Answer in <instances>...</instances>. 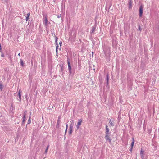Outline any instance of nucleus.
Returning <instances> with one entry per match:
<instances>
[{"instance_id": "24", "label": "nucleus", "mask_w": 159, "mask_h": 159, "mask_svg": "<svg viewBox=\"0 0 159 159\" xmlns=\"http://www.w3.org/2000/svg\"><path fill=\"white\" fill-rule=\"evenodd\" d=\"M59 44H60V46H61V44H62V42L61 41H60L59 42Z\"/></svg>"}, {"instance_id": "32", "label": "nucleus", "mask_w": 159, "mask_h": 159, "mask_svg": "<svg viewBox=\"0 0 159 159\" xmlns=\"http://www.w3.org/2000/svg\"><path fill=\"white\" fill-rule=\"evenodd\" d=\"M57 55H56V56H57Z\"/></svg>"}, {"instance_id": "33", "label": "nucleus", "mask_w": 159, "mask_h": 159, "mask_svg": "<svg viewBox=\"0 0 159 159\" xmlns=\"http://www.w3.org/2000/svg\"><path fill=\"white\" fill-rule=\"evenodd\" d=\"M92 54H93V52H92Z\"/></svg>"}, {"instance_id": "11", "label": "nucleus", "mask_w": 159, "mask_h": 159, "mask_svg": "<svg viewBox=\"0 0 159 159\" xmlns=\"http://www.w3.org/2000/svg\"><path fill=\"white\" fill-rule=\"evenodd\" d=\"M18 95L19 97V101H21V92L20 91V90L18 91Z\"/></svg>"}, {"instance_id": "21", "label": "nucleus", "mask_w": 159, "mask_h": 159, "mask_svg": "<svg viewBox=\"0 0 159 159\" xmlns=\"http://www.w3.org/2000/svg\"><path fill=\"white\" fill-rule=\"evenodd\" d=\"M109 123L110 124V125H111L112 126H114V125H113V123H112V121L111 120H110L109 121Z\"/></svg>"}, {"instance_id": "3", "label": "nucleus", "mask_w": 159, "mask_h": 159, "mask_svg": "<svg viewBox=\"0 0 159 159\" xmlns=\"http://www.w3.org/2000/svg\"><path fill=\"white\" fill-rule=\"evenodd\" d=\"M143 13V7L142 5L140 6L139 9V14L140 17L142 16Z\"/></svg>"}, {"instance_id": "5", "label": "nucleus", "mask_w": 159, "mask_h": 159, "mask_svg": "<svg viewBox=\"0 0 159 159\" xmlns=\"http://www.w3.org/2000/svg\"><path fill=\"white\" fill-rule=\"evenodd\" d=\"M109 130L108 127V126L107 125L106 126V135H109Z\"/></svg>"}, {"instance_id": "31", "label": "nucleus", "mask_w": 159, "mask_h": 159, "mask_svg": "<svg viewBox=\"0 0 159 159\" xmlns=\"http://www.w3.org/2000/svg\"><path fill=\"white\" fill-rule=\"evenodd\" d=\"M5 2H7V0H3Z\"/></svg>"}, {"instance_id": "13", "label": "nucleus", "mask_w": 159, "mask_h": 159, "mask_svg": "<svg viewBox=\"0 0 159 159\" xmlns=\"http://www.w3.org/2000/svg\"><path fill=\"white\" fill-rule=\"evenodd\" d=\"M30 13H28L27 14V16L26 17V21H27L28 19L29 18V16H30Z\"/></svg>"}, {"instance_id": "10", "label": "nucleus", "mask_w": 159, "mask_h": 159, "mask_svg": "<svg viewBox=\"0 0 159 159\" xmlns=\"http://www.w3.org/2000/svg\"><path fill=\"white\" fill-rule=\"evenodd\" d=\"M82 120H79V121L78 122L77 125V129H78L80 127V125L81 124V123L82 122Z\"/></svg>"}, {"instance_id": "2", "label": "nucleus", "mask_w": 159, "mask_h": 159, "mask_svg": "<svg viewBox=\"0 0 159 159\" xmlns=\"http://www.w3.org/2000/svg\"><path fill=\"white\" fill-rule=\"evenodd\" d=\"M105 139L107 141H108L110 144H111V139L109 138V135H106Z\"/></svg>"}, {"instance_id": "30", "label": "nucleus", "mask_w": 159, "mask_h": 159, "mask_svg": "<svg viewBox=\"0 0 159 159\" xmlns=\"http://www.w3.org/2000/svg\"><path fill=\"white\" fill-rule=\"evenodd\" d=\"M1 56L2 57H4V55L3 54H2Z\"/></svg>"}, {"instance_id": "23", "label": "nucleus", "mask_w": 159, "mask_h": 159, "mask_svg": "<svg viewBox=\"0 0 159 159\" xmlns=\"http://www.w3.org/2000/svg\"><path fill=\"white\" fill-rule=\"evenodd\" d=\"M2 84H0V89H1V90L2 89Z\"/></svg>"}, {"instance_id": "9", "label": "nucleus", "mask_w": 159, "mask_h": 159, "mask_svg": "<svg viewBox=\"0 0 159 159\" xmlns=\"http://www.w3.org/2000/svg\"><path fill=\"white\" fill-rule=\"evenodd\" d=\"M73 127V125L72 124H71L70 125L69 128L70 130L69 131V133L70 134H71L72 133Z\"/></svg>"}, {"instance_id": "16", "label": "nucleus", "mask_w": 159, "mask_h": 159, "mask_svg": "<svg viewBox=\"0 0 159 159\" xmlns=\"http://www.w3.org/2000/svg\"><path fill=\"white\" fill-rule=\"evenodd\" d=\"M108 81H109V76L108 75H107V84H108Z\"/></svg>"}, {"instance_id": "27", "label": "nucleus", "mask_w": 159, "mask_h": 159, "mask_svg": "<svg viewBox=\"0 0 159 159\" xmlns=\"http://www.w3.org/2000/svg\"><path fill=\"white\" fill-rule=\"evenodd\" d=\"M61 17V15H58L57 16V17L59 18Z\"/></svg>"}, {"instance_id": "15", "label": "nucleus", "mask_w": 159, "mask_h": 159, "mask_svg": "<svg viewBox=\"0 0 159 159\" xmlns=\"http://www.w3.org/2000/svg\"><path fill=\"white\" fill-rule=\"evenodd\" d=\"M60 123V121L59 120H58L57 121V124L56 125V127L58 128L59 127V125Z\"/></svg>"}, {"instance_id": "8", "label": "nucleus", "mask_w": 159, "mask_h": 159, "mask_svg": "<svg viewBox=\"0 0 159 159\" xmlns=\"http://www.w3.org/2000/svg\"><path fill=\"white\" fill-rule=\"evenodd\" d=\"M48 22V20L47 18V17H45V18H44V20L43 21V24L45 25L46 26H47Z\"/></svg>"}, {"instance_id": "29", "label": "nucleus", "mask_w": 159, "mask_h": 159, "mask_svg": "<svg viewBox=\"0 0 159 159\" xmlns=\"http://www.w3.org/2000/svg\"><path fill=\"white\" fill-rule=\"evenodd\" d=\"M18 55L19 56H20V53H19L18 54Z\"/></svg>"}, {"instance_id": "6", "label": "nucleus", "mask_w": 159, "mask_h": 159, "mask_svg": "<svg viewBox=\"0 0 159 159\" xmlns=\"http://www.w3.org/2000/svg\"><path fill=\"white\" fill-rule=\"evenodd\" d=\"M132 143H131V149H130V151H132V149H133V146H134V138H133L132 139Z\"/></svg>"}, {"instance_id": "4", "label": "nucleus", "mask_w": 159, "mask_h": 159, "mask_svg": "<svg viewBox=\"0 0 159 159\" xmlns=\"http://www.w3.org/2000/svg\"><path fill=\"white\" fill-rule=\"evenodd\" d=\"M140 154L142 159H143L144 157V151H143L142 149H141V150Z\"/></svg>"}, {"instance_id": "12", "label": "nucleus", "mask_w": 159, "mask_h": 159, "mask_svg": "<svg viewBox=\"0 0 159 159\" xmlns=\"http://www.w3.org/2000/svg\"><path fill=\"white\" fill-rule=\"evenodd\" d=\"M26 111H25V113H24V114L23 115V120H22L23 123H24L25 121V119L26 118L25 116H26Z\"/></svg>"}, {"instance_id": "20", "label": "nucleus", "mask_w": 159, "mask_h": 159, "mask_svg": "<svg viewBox=\"0 0 159 159\" xmlns=\"http://www.w3.org/2000/svg\"><path fill=\"white\" fill-rule=\"evenodd\" d=\"M20 62H21V65L23 66L24 65V63L23 62V61L22 59H20Z\"/></svg>"}, {"instance_id": "18", "label": "nucleus", "mask_w": 159, "mask_h": 159, "mask_svg": "<svg viewBox=\"0 0 159 159\" xmlns=\"http://www.w3.org/2000/svg\"><path fill=\"white\" fill-rule=\"evenodd\" d=\"M49 147V145H48L47 146V148H46V150H45V153H47V151H48V149Z\"/></svg>"}, {"instance_id": "28", "label": "nucleus", "mask_w": 159, "mask_h": 159, "mask_svg": "<svg viewBox=\"0 0 159 159\" xmlns=\"http://www.w3.org/2000/svg\"><path fill=\"white\" fill-rule=\"evenodd\" d=\"M66 128H67V129L68 125L66 123Z\"/></svg>"}, {"instance_id": "26", "label": "nucleus", "mask_w": 159, "mask_h": 159, "mask_svg": "<svg viewBox=\"0 0 159 159\" xmlns=\"http://www.w3.org/2000/svg\"><path fill=\"white\" fill-rule=\"evenodd\" d=\"M67 128H66L65 131V134H66V132H67Z\"/></svg>"}, {"instance_id": "19", "label": "nucleus", "mask_w": 159, "mask_h": 159, "mask_svg": "<svg viewBox=\"0 0 159 159\" xmlns=\"http://www.w3.org/2000/svg\"><path fill=\"white\" fill-rule=\"evenodd\" d=\"M57 46H56V53H57V49H58V44L57 43Z\"/></svg>"}, {"instance_id": "25", "label": "nucleus", "mask_w": 159, "mask_h": 159, "mask_svg": "<svg viewBox=\"0 0 159 159\" xmlns=\"http://www.w3.org/2000/svg\"><path fill=\"white\" fill-rule=\"evenodd\" d=\"M55 42L56 44H57V37H56Z\"/></svg>"}, {"instance_id": "7", "label": "nucleus", "mask_w": 159, "mask_h": 159, "mask_svg": "<svg viewBox=\"0 0 159 159\" xmlns=\"http://www.w3.org/2000/svg\"><path fill=\"white\" fill-rule=\"evenodd\" d=\"M128 3L129 4V8L131 9L132 7V0H129Z\"/></svg>"}, {"instance_id": "22", "label": "nucleus", "mask_w": 159, "mask_h": 159, "mask_svg": "<svg viewBox=\"0 0 159 159\" xmlns=\"http://www.w3.org/2000/svg\"><path fill=\"white\" fill-rule=\"evenodd\" d=\"M138 29L140 31H141V29L140 27V25H139V27H138Z\"/></svg>"}, {"instance_id": "1", "label": "nucleus", "mask_w": 159, "mask_h": 159, "mask_svg": "<svg viewBox=\"0 0 159 159\" xmlns=\"http://www.w3.org/2000/svg\"><path fill=\"white\" fill-rule=\"evenodd\" d=\"M67 64L68 65L69 72L70 73V74H71L72 73L71 67V65H70V62L69 61V59H67Z\"/></svg>"}, {"instance_id": "14", "label": "nucleus", "mask_w": 159, "mask_h": 159, "mask_svg": "<svg viewBox=\"0 0 159 159\" xmlns=\"http://www.w3.org/2000/svg\"><path fill=\"white\" fill-rule=\"evenodd\" d=\"M31 116H29V117L28 120V124H29L31 123Z\"/></svg>"}, {"instance_id": "17", "label": "nucleus", "mask_w": 159, "mask_h": 159, "mask_svg": "<svg viewBox=\"0 0 159 159\" xmlns=\"http://www.w3.org/2000/svg\"><path fill=\"white\" fill-rule=\"evenodd\" d=\"M95 28L94 27H93L92 29V31L91 32V33H93L95 30Z\"/></svg>"}]
</instances>
